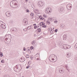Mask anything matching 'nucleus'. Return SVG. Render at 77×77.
<instances>
[{"mask_svg":"<svg viewBox=\"0 0 77 77\" xmlns=\"http://www.w3.org/2000/svg\"><path fill=\"white\" fill-rule=\"evenodd\" d=\"M10 5L13 8H17L18 6V4L17 1L13 0L11 2Z\"/></svg>","mask_w":77,"mask_h":77,"instance_id":"f257e3e1","label":"nucleus"},{"mask_svg":"<svg viewBox=\"0 0 77 77\" xmlns=\"http://www.w3.org/2000/svg\"><path fill=\"white\" fill-rule=\"evenodd\" d=\"M71 47L70 45H62V48L63 49H69Z\"/></svg>","mask_w":77,"mask_h":77,"instance_id":"f03ea898","label":"nucleus"},{"mask_svg":"<svg viewBox=\"0 0 77 77\" xmlns=\"http://www.w3.org/2000/svg\"><path fill=\"white\" fill-rule=\"evenodd\" d=\"M38 5L39 6L42 7L44 5V2L41 1L39 2H38Z\"/></svg>","mask_w":77,"mask_h":77,"instance_id":"7ed1b4c3","label":"nucleus"},{"mask_svg":"<svg viewBox=\"0 0 77 77\" xmlns=\"http://www.w3.org/2000/svg\"><path fill=\"white\" fill-rule=\"evenodd\" d=\"M23 23L25 25H27L28 23L27 19H24L23 20Z\"/></svg>","mask_w":77,"mask_h":77,"instance_id":"20e7f679","label":"nucleus"},{"mask_svg":"<svg viewBox=\"0 0 77 77\" xmlns=\"http://www.w3.org/2000/svg\"><path fill=\"white\" fill-rule=\"evenodd\" d=\"M6 15L7 17H11V13L10 11H7L6 13Z\"/></svg>","mask_w":77,"mask_h":77,"instance_id":"39448f33","label":"nucleus"},{"mask_svg":"<svg viewBox=\"0 0 77 77\" xmlns=\"http://www.w3.org/2000/svg\"><path fill=\"white\" fill-rule=\"evenodd\" d=\"M64 69L62 68H61L59 69V71L60 73L63 74L64 72Z\"/></svg>","mask_w":77,"mask_h":77,"instance_id":"423d86ee","label":"nucleus"},{"mask_svg":"<svg viewBox=\"0 0 77 77\" xmlns=\"http://www.w3.org/2000/svg\"><path fill=\"white\" fill-rule=\"evenodd\" d=\"M67 8L69 10H70V9H71L72 7L70 5V4H69L67 5Z\"/></svg>","mask_w":77,"mask_h":77,"instance_id":"0eeeda50","label":"nucleus"},{"mask_svg":"<svg viewBox=\"0 0 77 77\" xmlns=\"http://www.w3.org/2000/svg\"><path fill=\"white\" fill-rule=\"evenodd\" d=\"M63 40H66V38H67V34H64L63 35Z\"/></svg>","mask_w":77,"mask_h":77,"instance_id":"6e6552de","label":"nucleus"},{"mask_svg":"<svg viewBox=\"0 0 77 77\" xmlns=\"http://www.w3.org/2000/svg\"><path fill=\"white\" fill-rule=\"evenodd\" d=\"M63 9H64V8H63L62 7H61L59 9V11L60 12H63Z\"/></svg>","mask_w":77,"mask_h":77,"instance_id":"1a4fd4ad","label":"nucleus"},{"mask_svg":"<svg viewBox=\"0 0 77 77\" xmlns=\"http://www.w3.org/2000/svg\"><path fill=\"white\" fill-rule=\"evenodd\" d=\"M2 29H6V26L5 25L2 24L1 26H0Z\"/></svg>","mask_w":77,"mask_h":77,"instance_id":"9d476101","label":"nucleus"},{"mask_svg":"<svg viewBox=\"0 0 77 77\" xmlns=\"http://www.w3.org/2000/svg\"><path fill=\"white\" fill-rule=\"evenodd\" d=\"M26 60V59L24 57L21 58L20 59V62H24Z\"/></svg>","mask_w":77,"mask_h":77,"instance_id":"9b49d317","label":"nucleus"},{"mask_svg":"<svg viewBox=\"0 0 77 77\" xmlns=\"http://www.w3.org/2000/svg\"><path fill=\"white\" fill-rule=\"evenodd\" d=\"M49 31L51 33H53V32L54 31V30L53 29H52L51 28H49Z\"/></svg>","mask_w":77,"mask_h":77,"instance_id":"f8f14e48","label":"nucleus"},{"mask_svg":"<svg viewBox=\"0 0 77 77\" xmlns=\"http://www.w3.org/2000/svg\"><path fill=\"white\" fill-rule=\"evenodd\" d=\"M47 9H48V12H49V13H50V12H52V9H51V8H47Z\"/></svg>","mask_w":77,"mask_h":77,"instance_id":"ddd939ff","label":"nucleus"},{"mask_svg":"<svg viewBox=\"0 0 77 77\" xmlns=\"http://www.w3.org/2000/svg\"><path fill=\"white\" fill-rule=\"evenodd\" d=\"M8 37L9 39H12V36L11 34H8Z\"/></svg>","mask_w":77,"mask_h":77,"instance_id":"4468645a","label":"nucleus"},{"mask_svg":"<svg viewBox=\"0 0 77 77\" xmlns=\"http://www.w3.org/2000/svg\"><path fill=\"white\" fill-rule=\"evenodd\" d=\"M4 37L3 36L0 37V40L1 41H4Z\"/></svg>","mask_w":77,"mask_h":77,"instance_id":"2eb2a0df","label":"nucleus"},{"mask_svg":"<svg viewBox=\"0 0 77 77\" xmlns=\"http://www.w3.org/2000/svg\"><path fill=\"white\" fill-rule=\"evenodd\" d=\"M71 54H67V57H71Z\"/></svg>","mask_w":77,"mask_h":77,"instance_id":"dca6fc26","label":"nucleus"},{"mask_svg":"<svg viewBox=\"0 0 77 77\" xmlns=\"http://www.w3.org/2000/svg\"><path fill=\"white\" fill-rule=\"evenodd\" d=\"M39 54H36L35 55V59H37V58H38V57H39Z\"/></svg>","mask_w":77,"mask_h":77,"instance_id":"f3484780","label":"nucleus"},{"mask_svg":"<svg viewBox=\"0 0 77 77\" xmlns=\"http://www.w3.org/2000/svg\"><path fill=\"white\" fill-rule=\"evenodd\" d=\"M48 21H52V19L50 17H49L48 18Z\"/></svg>","mask_w":77,"mask_h":77,"instance_id":"a211bd4d","label":"nucleus"},{"mask_svg":"<svg viewBox=\"0 0 77 77\" xmlns=\"http://www.w3.org/2000/svg\"><path fill=\"white\" fill-rule=\"evenodd\" d=\"M45 12H46V14H49V12H48V10L47 8H46V9Z\"/></svg>","mask_w":77,"mask_h":77,"instance_id":"6ab92c4d","label":"nucleus"},{"mask_svg":"<svg viewBox=\"0 0 77 77\" xmlns=\"http://www.w3.org/2000/svg\"><path fill=\"white\" fill-rule=\"evenodd\" d=\"M37 32H40L41 31V29L40 28L38 29L37 30Z\"/></svg>","mask_w":77,"mask_h":77,"instance_id":"aec40b11","label":"nucleus"},{"mask_svg":"<svg viewBox=\"0 0 77 77\" xmlns=\"http://www.w3.org/2000/svg\"><path fill=\"white\" fill-rule=\"evenodd\" d=\"M30 50V49H29V48H27V49H26V51L27 52H28Z\"/></svg>","mask_w":77,"mask_h":77,"instance_id":"412c9836","label":"nucleus"},{"mask_svg":"<svg viewBox=\"0 0 77 77\" xmlns=\"http://www.w3.org/2000/svg\"><path fill=\"white\" fill-rule=\"evenodd\" d=\"M42 27H44V28H45L47 27V26L46 25H45V24H44V25H42Z\"/></svg>","mask_w":77,"mask_h":77,"instance_id":"4be33fe9","label":"nucleus"},{"mask_svg":"<svg viewBox=\"0 0 77 77\" xmlns=\"http://www.w3.org/2000/svg\"><path fill=\"white\" fill-rule=\"evenodd\" d=\"M2 24H3V22L1 21H0V27Z\"/></svg>","mask_w":77,"mask_h":77,"instance_id":"5701e85b","label":"nucleus"},{"mask_svg":"<svg viewBox=\"0 0 77 77\" xmlns=\"http://www.w3.org/2000/svg\"><path fill=\"white\" fill-rule=\"evenodd\" d=\"M3 57V53H1L0 54V57Z\"/></svg>","mask_w":77,"mask_h":77,"instance_id":"b1692460","label":"nucleus"},{"mask_svg":"<svg viewBox=\"0 0 77 77\" xmlns=\"http://www.w3.org/2000/svg\"><path fill=\"white\" fill-rule=\"evenodd\" d=\"M31 63H32V62H31V61H29L28 62V65H30V64H31Z\"/></svg>","mask_w":77,"mask_h":77,"instance_id":"393cba45","label":"nucleus"},{"mask_svg":"<svg viewBox=\"0 0 77 77\" xmlns=\"http://www.w3.org/2000/svg\"><path fill=\"white\" fill-rule=\"evenodd\" d=\"M26 58H29V55H26Z\"/></svg>","mask_w":77,"mask_h":77,"instance_id":"a878e982","label":"nucleus"},{"mask_svg":"<svg viewBox=\"0 0 77 77\" xmlns=\"http://www.w3.org/2000/svg\"><path fill=\"white\" fill-rule=\"evenodd\" d=\"M23 30L24 31H27V28H26L25 29H24Z\"/></svg>","mask_w":77,"mask_h":77,"instance_id":"bb28decb","label":"nucleus"},{"mask_svg":"<svg viewBox=\"0 0 77 77\" xmlns=\"http://www.w3.org/2000/svg\"><path fill=\"white\" fill-rule=\"evenodd\" d=\"M17 30V29H16V28H13V29H12V30L13 31V32H14V31H16V30Z\"/></svg>","mask_w":77,"mask_h":77,"instance_id":"cd10ccee","label":"nucleus"},{"mask_svg":"<svg viewBox=\"0 0 77 77\" xmlns=\"http://www.w3.org/2000/svg\"><path fill=\"white\" fill-rule=\"evenodd\" d=\"M30 15L31 16V17H33V13H31L30 14Z\"/></svg>","mask_w":77,"mask_h":77,"instance_id":"c85d7f7f","label":"nucleus"},{"mask_svg":"<svg viewBox=\"0 0 77 77\" xmlns=\"http://www.w3.org/2000/svg\"><path fill=\"white\" fill-rule=\"evenodd\" d=\"M1 63H5V61H4V60H1Z\"/></svg>","mask_w":77,"mask_h":77,"instance_id":"c756f323","label":"nucleus"},{"mask_svg":"<svg viewBox=\"0 0 77 77\" xmlns=\"http://www.w3.org/2000/svg\"><path fill=\"white\" fill-rule=\"evenodd\" d=\"M65 67H66V69L68 68V64L66 65H65Z\"/></svg>","mask_w":77,"mask_h":77,"instance_id":"7c9ffc66","label":"nucleus"},{"mask_svg":"<svg viewBox=\"0 0 77 77\" xmlns=\"http://www.w3.org/2000/svg\"><path fill=\"white\" fill-rule=\"evenodd\" d=\"M43 17H44L45 18H47V16H46V15H45V14H44L43 15Z\"/></svg>","mask_w":77,"mask_h":77,"instance_id":"2f4dec72","label":"nucleus"},{"mask_svg":"<svg viewBox=\"0 0 77 77\" xmlns=\"http://www.w3.org/2000/svg\"><path fill=\"white\" fill-rule=\"evenodd\" d=\"M30 57L31 59H32H32H33V56H30Z\"/></svg>","mask_w":77,"mask_h":77,"instance_id":"473e14b6","label":"nucleus"},{"mask_svg":"<svg viewBox=\"0 0 77 77\" xmlns=\"http://www.w3.org/2000/svg\"><path fill=\"white\" fill-rule=\"evenodd\" d=\"M40 20H44V17H40Z\"/></svg>","mask_w":77,"mask_h":77,"instance_id":"72a5a7b5","label":"nucleus"},{"mask_svg":"<svg viewBox=\"0 0 77 77\" xmlns=\"http://www.w3.org/2000/svg\"><path fill=\"white\" fill-rule=\"evenodd\" d=\"M26 12H28V13L29 12V10L28 9H27L26 10Z\"/></svg>","mask_w":77,"mask_h":77,"instance_id":"f704fd0d","label":"nucleus"},{"mask_svg":"<svg viewBox=\"0 0 77 77\" xmlns=\"http://www.w3.org/2000/svg\"><path fill=\"white\" fill-rule=\"evenodd\" d=\"M41 24H42V26L44 25V24H45V23H44V22H41Z\"/></svg>","mask_w":77,"mask_h":77,"instance_id":"c9c22d12","label":"nucleus"},{"mask_svg":"<svg viewBox=\"0 0 77 77\" xmlns=\"http://www.w3.org/2000/svg\"><path fill=\"white\" fill-rule=\"evenodd\" d=\"M46 23H49V24L50 23V21H49V20H47Z\"/></svg>","mask_w":77,"mask_h":77,"instance_id":"e433bc0d","label":"nucleus"},{"mask_svg":"<svg viewBox=\"0 0 77 77\" xmlns=\"http://www.w3.org/2000/svg\"><path fill=\"white\" fill-rule=\"evenodd\" d=\"M34 29H36V28H38V26H34Z\"/></svg>","mask_w":77,"mask_h":77,"instance_id":"4c0bfd02","label":"nucleus"},{"mask_svg":"<svg viewBox=\"0 0 77 77\" xmlns=\"http://www.w3.org/2000/svg\"><path fill=\"white\" fill-rule=\"evenodd\" d=\"M33 48V46H31L30 48V49H31V50H32Z\"/></svg>","mask_w":77,"mask_h":77,"instance_id":"58836bf2","label":"nucleus"},{"mask_svg":"<svg viewBox=\"0 0 77 77\" xmlns=\"http://www.w3.org/2000/svg\"><path fill=\"white\" fill-rule=\"evenodd\" d=\"M54 23H56V24L57 23V20H55V21H54Z\"/></svg>","mask_w":77,"mask_h":77,"instance_id":"ea45409f","label":"nucleus"},{"mask_svg":"<svg viewBox=\"0 0 77 77\" xmlns=\"http://www.w3.org/2000/svg\"><path fill=\"white\" fill-rule=\"evenodd\" d=\"M29 67H30V66H29V65L28 66H27L26 67V68L27 69H28V68H29Z\"/></svg>","mask_w":77,"mask_h":77,"instance_id":"a19ab883","label":"nucleus"},{"mask_svg":"<svg viewBox=\"0 0 77 77\" xmlns=\"http://www.w3.org/2000/svg\"><path fill=\"white\" fill-rule=\"evenodd\" d=\"M64 26H65L64 25H62V26H61V27L62 28L63 27H64Z\"/></svg>","mask_w":77,"mask_h":77,"instance_id":"79ce46f5","label":"nucleus"},{"mask_svg":"<svg viewBox=\"0 0 77 77\" xmlns=\"http://www.w3.org/2000/svg\"><path fill=\"white\" fill-rule=\"evenodd\" d=\"M16 69H18V66L17 65L16 66Z\"/></svg>","mask_w":77,"mask_h":77,"instance_id":"37998d69","label":"nucleus"},{"mask_svg":"<svg viewBox=\"0 0 77 77\" xmlns=\"http://www.w3.org/2000/svg\"><path fill=\"white\" fill-rule=\"evenodd\" d=\"M35 12L36 13L37 12H38V9H36L35 10Z\"/></svg>","mask_w":77,"mask_h":77,"instance_id":"c03bdc74","label":"nucleus"},{"mask_svg":"<svg viewBox=\"0 0 77 77\" xmlns=\"http://www.w3.org/2000/svg\"><path fill=\"white\" fill-rule=\"evenodd\" d=\"M28 53L30 54L31 53V51H29L28 52Z\"/></svg>","mask_w":77,"mask_h":77,"instance_id":"a18cd8bd","label":"nucleus"},{"mask_svg":"<svg viewBox=\"0 0 77 77\" xmlns=\"http://www.w3.org/2000/svg\"><path fill=\"white\" fill-rule=\"evenodd\" d=\"M39 59H40V58H39V57H38V58H37V60H39Z\"/></svg>","mask_w":77,"mask_h":77,"instance_id":"49530a36","label":"nucleus"},{"mask_svg":"<svg viewBox=\"0 0 77 77\" xmlns=\"http://www.w3.org/2000/svg\"><path fill=\"white\" fill-rule=\"evenodd\" d=\"M41 37H40L38 38V39H41Z\"/></svg>","mask_w":77,"mask_h":77,"instance_id":"de8ad7c7","label":"nucleus"},{"mask_svg":"<svg viewBox=\"0 0 77 77\" xmlns=\"http://www.w3.org/2000/svg\"><path fill=\"white\" fill-rule=\"evenodd\" d=\"M23 50L24 51H26V48H23Z\"/></svg>","mask_w":77,"mask_h":77,"instance_id":"09e8293b","label":"nucleus"},{"mask_svg":"<svg viewBox=\"0 0 77 77\" xmlns=\"http://www.w3.org/2000/svg\"><path fill=\"white\" fill-rule=\"evenodd\" d=\"M57 29H56L54 30L55 32H57Z\"/></svg>","mask_w":77,"mask_h":77,"instance_id":"8fccbe9b","label":"nucleus"},{"mask_svg":"<svg viewBox=\"0 0 77 77\" xmlns=\"http://www.w3.org/2000/svg\"><path fill=\"white\" fill-rule=\"evenodd\" d=\"M25 2L26 3H27V2H28V0H25Z\"/></svg>","mask_w":77,"mask_h":77,"instance_id":"3c124183","label":"nucleus"},{"mask_svg":"<svg viewBox=\"0 0 77 77\" xmlns=\"http://www.w3.org/2000/svg\"><path fill=\"white\" fill-rule=\"evenodd\" d=\"M31 44H32V45H34V44H35V43H33L32 42H31Z\"/></svg>","mask_w":77,"mask_h":77,"instance_id":"603ef678","label":"nucleus"},{"mask_svg":"<svg viewBox=\"0 0 77 77\" xmlns=\"http://www.w3.org/2000/svg\"><path fill=\"white\" fill-rule=\"evenodd\" d=\"M10 23L11 24H12V23H13V21H11L10 22Z\"/></svg>","mask_w":77,"mask_h":77,"instance_id":"864d4df0","label":"nucleus"},{"mask_svg":"<svg viewBox=\"0 0 77 77\" xmlns=\"http://www.w3.org/2000/svg\"><path fill=\"white\" fill-rule=\"evenodd\" d=\"M39 25L40 26H42V24H41V23H40L39 24Z\"/></svg>","mask_w":77,"mask_h":77,"instance_id":"5fc2aeb1","label":"nucleus"},{"mask_svg":"<svg viewBox=\"0 0 77 77\" xmlns=\"http://www.w3.org/2000/svg\"><path fill=\"white\" fill-rule=\"evenodd\" d=\"M5 41H7L8 40V38H6L5 39Z\"/></svg>","mask_w":77,"mask_h":77,"instance_id":"6e6d98bb","label":"nucleus"},{"mask_svg":"<svg viewBox=\"0 0 77 77\" xmlns=\"http://www.w3.org/2000/svg\"><path fill=\"white\" fill-rule=\"evenodd\" d=\"M32 43H34V44H35V41L34 40V41H32Z\"/></svg>","mask_w":77,"mask_h":77,"instance_id":"4d7b16f0","label":"nucleus"},{"mask_svg":"<svg viewBox=\"0 0 77 77\" xmlns=\"http://www.w3.org/2000/svg\"><path fill=\"white\" fill-rule=\"evenodd\" d=\"M30 28L28 29V30H29V29H31V26H30Z\"/></svg>","mask_w":77,"mask_h":77,"instance_id":"13d9d810","label":"nucleus"},{"mask_svg":"<svg viewBox=\"0 0 77 77\" xmlns=\"http://www.w3.org/2000/svg\"><path fill=\"white\" fill-rule=\"evenodd\" d=\"M34 36H36V34H34Z\"/></svg>","mask_w":77,"mask_h":77,"instance_id":"bf43d9fd","label":"nucleus"},{"mask_svg":"<svg viewBox=\"0 0 77 77\" xmlns=\"http://www.w3.org/2000/svg\"><path fill=\"white\" fill-rule=\"evenodd\" d=\"M34 26H35V25H36V24H35L33 25Z\"/></svg>","mask_w":77,"mask_h":77,"instance_id":"052dcab7","label":"nucleus"},{"mask_svg":"<svg viewBox=\"0 0 77 77\" xmlns=\"http://www.w3.org/2000/svg\"><path fill=\"white\" fill-rule=\"evenodd\" d=\"M52 60H54V58H52Z\"/></svg>","mask_w":77,"mask_h":77,"instance_id":"680f3d73","label":"nucleus"},{"mask_svg":"<svg viewBox=\"0 0 77 77\" xmlns=\"http://www.w3.org/2000/svg\"><path fill=\"white\" fill-rule=\"evenodd\" d=\"M51 55H50V56H49V58L50 57H51Z\"/></svg>","mask_w":77,"mask_h":77,"instance_id":"e2e57ef3","label":"nucleus"},{"mask_svg":"<svg viewBox=\"0 0 77 77\" xmlns=\"http://www.w3.org/2000/svg\"><path fill=\"white\" fill-rule=\"evenodd\" d=\"M29 26L27 27V28H26L27 29L28 28H29Z\"/></svg>","mask_w":77,"mask_h":77,"instance_id":"0e129e2a","label":"nucleus"},{"mask_svg":"<svg viewBox=\"0 0 77 77\" xmlns=\"http://www.w3.org/2000/svg\"><path fill=\"white\" fill-rule=\"evenodd\" d=\"M6 36H8V35H5V37Z\"/></svg>","mask_w":77,"mask_h":77,"instance_id":"69168bd1","label":"nucleus"},{"mask_svg":"<svg viewBox=\"0 0 77 77\" xmlns=\"http://www.w3.org/2000/svg\"><path fill=\"white\" fill-rule=\"evenodd\" d=\"M67 69V71H68V69Z\"/></svg>","mask_w":77,"mask_h":77,"instance_id":"338daca9","label":"nucleus"},{"mask_svg":"<svg viewBox=\"0 0 77 77\" xmlns=\"http://www.w3.org/2000/svg\"><path fill=\"white\" fill-rule=\"evenodd\" d=\"M22 77H24L23 76Z\"/></svg>","mask_w":77,"mask_h":77,"instance_id":"774afa93","label":"nucleus"}]
</instances>
